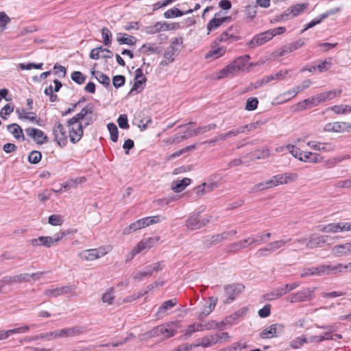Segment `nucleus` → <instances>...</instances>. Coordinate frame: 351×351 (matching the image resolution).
<instances>
[{
	"label": "nucleus",
	"instance_id": "f257e3e1",
	"mask_svg": "<svg viewBox=\"0 0 351 351\" xmlns=\"http://www.w3.org/2000/svg\"><path fill=\"white\" fill-rule=\"evenodd\" d=\"M176 332L174 329L173 324H163L154 327L149 331L147 332L145 335L149 337H163L165 339L173 337Z\"/></svg>",
	"mask_w": 351,
	"mask_h": 351
},
{
	"label": "nucleus",
	"instance_id": "f03ea898",
	"mask_svg": "<svg viewBox=\"0 0 351 351\" xmlns=\"http://www.w3.org/2000/svg\"><path fill=\"white\" fill-rule=\"evenodd\" d=\"M210 216L208 218L203 219L201 216V212L193 213L186 220V227L191 230H198L204 227L210 222Z\"/></svg>",
	"mask_w": 351,
	"mask_h": 351
},
{
	"label": "nucleus",
	"instance_id": "7ed1b4c3",
	"mask_svg": "<svg viewBox=\"0 0 351 351\" xmlns=\"http://www.w3.org/2000/svg\"><path fill=\"white\" fill-rule=\"evenodd\" d=\"M244 289V285L241 283H232L225 285L223 290L226 298L223 301V303L229 304L234 301L236 298L243 291Z\"/></svg>",
	"mask_w": 351,
	"mask_h": 351
},
{
	"label": "nucleus",
	"instance_id": "20e7f679",
	"mask_svg": "<svg viewBox=\"0 0 351 351\" xmlns=\"http://www.w3.org/2000/svg\"><path fill=\"white\" fill-rule=\"evenodd\" d=\"M52 131L54 140L58 145L62 147H65L68 142V136L64 125L60 121H57L54 123Z\"/></svg>",
	"mask_w": 351,
	"mask_h": 351
},
{
	"label": "nucleus",
	"instance_id": "39448f33",
	"mask_svg": "<svg viewBox=\"0 0 351 351\" xmlns=\"http://www.w3.org/2000/svg\"><path fill=\"white\" fill-rule=\"evenodd\" d=\"M66 125L69 127V136L70 141L73 144L78 143L84 134L82 123L77 122L69 125L67 121Z\"/></svg>",
	"mask_w": 351,
	"mask_h": 351
},
{
	"label": "nucleus",
	"instance_id": "423d86ee",
	"mask_svg": "<svg viewBox=\"0 0 351 351\" xmlns=\"http://www.w3.org/2000/svg\"><path fill=\"white\" fill-rule=\"evenodd\" d=\"M25 132L38 145H43L49 141L48 136L40 129L29 127L25 129Z\"/></svg>",
	"mask_w": 351,
	"mask_h": 351
},
{
	"label": "nucleus",
	"instance_id": "0eeeda50",
	"mask_svg": "<svg viewBox=\"0 0 351 351\" xmlns=\"http://www.w3.org/2000/svg\"><path fill=\"white\" fill-rule=\"evenodd\" d=\"M319 230L326 233H336L342 231H349L351 230V223L343 222L328 223L321 226Z\"/></svg>",
	"mask_w": 351,
	"mask_h": 351
},
{
	"label": "nucleus",
	"instance_id": "6e6552de",
	"mask_svg": "<svg viewBox=\"0 0 351 351\" xmlns=\"http://www.w3.org/2000/svg\"><path fill=\"white\" fill-rule=\"evenodd\" d=\"M304 45L302 39H299L293 43L283 45L279 49L273 53L275 58L285 56L288 53L293 52Z\"/></svg>",
	"mask_w": 351,
	"mask_h": 351
},
{
	"label": "nucleus",
	"instance_id": "1a4fd4ad",
	"mask_svg": "<svg viewBox=\"0 0 351 351\" xmlns=\"http://www.w3.org/2000/svg\"><path fill=\"white\" fill-rule=\"evenodd\" d=\"M315 289V288H313L311 290L310 289H302L296 293L291 295L288 298V300L291 303L310 301L312 299Z\"/></svg>",
	"mask_w": 351,
	"mask_h": 351
},
{
	"label": "nucleus",
	"instance_id": "9d476101",
	"mask_svg": "<svg viewBox=\"0 0 351 351\" xmlns=\"http://www.w3.org/2000/svg\"><path fill=\"white\" fill-rule=\"evenodd\" d=\"M270 33L268 30L261 34L255 35L252 40L246 43V45L251 49H254L258 46H261L270 40H271Z\"/></svg>",
	"mask_w": 351,
	"mask_h": 351
},
{
	"label": "nucleus",
	"instance_id": "9b49d317",
	"mask_svg": "<svg viewBox=\"0 0 351 351\" xmlns=\"http://www.w3.org/2000/svg\"><path fill=\"white\" fill-rule=\"evenodd\" d=\"M93 108L94 106L92 104H86L79 113L68 120V124L70 125L73 123L82 122L84 118L89 117L93 112Z\"/></svg>",
	"mask_w": 351,
	"mask_h": 351
},
{
	"label": "nucleus",
	"instance_id": "f8f14e48",
	"mask_svg": "<svg viewBox=\"0 0 351 351\" xmlns=\"http://www.w3.org/2000/svg\"><path fill=\"white\" fill-rule=\"evenodd\" d=\"M329 239L328 235L311 234L306 243V247L308 249L322 247L324 243H328Z\"/></svg>",
	"mask_w": 351,
	"mask_h": 351
},
{
	"label": "nucleus",
	"instance_id": "ddd939ff",
	"mask_svg": "<svg viewBox=\"0 0 351 351\" xmlns=\"http://www.w3.org/2000/svg\"><path fill=\"white\" fill-rule=\"evenodd\" d=\"M1 279L2 283L5 285V286L12 285L16 283L29 282V274H21L13 276H6L3 277Z\"/></svg>",
	"mask_w": 351,
	"mask_h": 351
},
{
	"label": "nucleus",
	"instance_id": "4468645a",
	"mask_svg": "<svg viewBox=\"0 0 351 351\" xmlns=\"http://www.w3.org/2000/svg\"><path fill=\"white\" fill-rule=\"evenodd\" d=\"M298 176L296 173L278 174L273 176L269 180L272 187L280 184H287L289 180H295Z\"/></svg>",
	"mask_w": 351,
	"mask_h": 351
},
{
	"label": "nucleus",
	"instance_id": "2eb2a0df",
	"mask_svg": "<svg viewBox=\"0 0 351 351\" xmlns=\"http://www.w3.org/2000/svg\"><path fill=\"white\" fill-rule=\"evenodd\" d=\"M57 330L58 338L72 337L83 333L84 328L82 326H75L73 328H66Z\"/></svg>",
	"mask_w": 351,
	"mask_h": 351
},
{
	"label": "nucleus",
	"instance_id": "dca6fc26",
	"mask_svg": "<svg viewBox=\"0 0 351 351\" xmlns=\"http://www.w3.org/2000/svg\"><path fill=\"white\" fill-rule=\"evenodd\" d=\"M240 39V36H236L232 33H230L228 31L223 32L220 34L213 42V47L219 46L221 43L237 41Z\"/></svg>",
	"mask_w": 351,
	"mask_h": 351
},
{
	"label": "nucleus",
	"instance_id": "f3484780",
	"mask_svg": "<svg viewBox=\"0 0 351 351\" xmlns=\"http://www.w3.org/2000/svg\"><path fill=\"white\" fill-rule=\"evenodd\" d=\"M281 331L283 330V326L282 324H271L269 327L265 328L261 333L260 337L262 339H269L276 336L278 329Z\"/></svg>",
	"mask_w": 351,
	"mask_h": 351
},
{
	"label": "nucleus",
	"instance_id": "a211bd4d",
	"mask_svg": "<svg viewBox=\"0 0 351 351\" xmlns=\"http://www.w3.org/2000/svg\"><path fill=\"white\" fill-rule=\"evenodd\" d=\"M342 93L341 88H337L332 90H328L326 92L321 93L317 94V98L319 101V104L322 102H325L327 101H330L335 97L339 96Z\"/></svg>",
	"mask_w": 351,
	"mask_h": 351
},
{
	"label": "nucleus",
	"instance_id": "6ab92c4d",
	"mask_svg": "<svg viewBox=\"0 0 351 351\" xmlns=\"http://www.w3.org/2000/svg\"><path fill=\"white\" fill-rule=\"evenodd\" d=\"M219 342L218 335H213L204 337L198 339V343L194 345L195 347L202 346L203 348H208L215 345Z\"/></svg>",
	"mask_w": 351,
	"mask_h": 351
},
{
	"label": "nucleus",
	"instance_id": "aec40b11",
	"mask_svg": "<svg viewBox=\"0 0 351 351\" xmlns=\"http://www.w3.org/2000/svg\"><path fill=\"white\" fill-rule=\"evenodd\" d=\"M30 243L34 247L43 245L46 247H50L54 244L53 237L49 236H40L36 239H32L30 240Z\"/></svg>",
	"mask_w": 351,
	"mask_h": 351
},
{
	"label": "nucleus",
	"instance_id": "412c9836",
	"mask_svg": "<svg viewBox=\"0 0 351 351\" xmlns=\"http://www.w3.org/2000/svg\"><path fill=\"white\" fill-rule=\"evenodd\" d=\"M217 302V298L211 297L209 298V303L205 305L202 308V311L198 315L197 317L199 319L202 320L204 317L208 316L215 308Z\"/></svg>",
	"mask_w": 351,
	"mask_h": 351
},
{
	"label": "nucleus",
	"instance_id": "4be33fe9",
	"mask_svg": "<svg viewBox=\"0 0 351 351\" xmlns=\"http://www.w3.org/2000/svg\"><path fill=\"white\" fill-rule=\"evenodd\" d=\"M230 19V16H224L223 18L214 17L207 24L206 28L208 29V34H209L210 32L219 27L223 23L229 22Z\"/></svg>",
	"mask_w": 351,
	"mask_h": 351
},
{
	"label": "nucleus",
	"instance_id": "5701e85b",
	"mask_svg": "<svg viewBox=\"0 0 351 351\" xmlns=\"http://www.w3.org/2000/svg\"><path fill=\"white\" fill-rule=\"evenodd\" d=\"M177 49L174 46L170 45L165 50L163 56V60L161 61L160 64L162 66H167L174 60V56Z\"/></svg>",
	"mask_w": 351,
	"mask_h": 351
},
{
	"label": "nucleus",
	"instance_id": "b1692460",
	"mask_svg": "<svg viewBox=\"0 0 351 351\" xmlns=\"http://www.w3.org/2000/svg\"><path fill=\"white\" fill-rule=\"evenodd\" d=\"M327 269L329 275L337 274L339 273L346 272L348 269L351 271V263L346 265L338 263L337 265H327Z\"/></svg>",
	"mask_w": 351,
	"mask_h": 351
},
{
	"label": "nucleus",
	"instance_id": "393cba45",
	"mask_svg": "<svg viewBox=\"0 0 351 351\" xmlns=\"http://www.w3.org/2000/svg\"><path fill=\"white\" fill-rule=\"evenodd\" d=\"M332 254L336 256H344L351 253V243L337 245L332 248Z\"/></svg>",
	"mask_w": 351,
	"mask_h": 351
},
{
	"label": "nucleus",
	"instance_id": "a878e982",
	"mask_svg": "<svg viewBox=\"0 0 351 351\" xmlns=\"http://www.w3.org/2000/svg\"><path fill=\"white\" fill-rule=\"evenodd\" d=\"M117 40L119 45H134L136 43V37L125 33H118Z\"/></svg>",
	"mask_w": 351,
	"mask_h": 351
},
{
	"label": "nucleus",
	"instance_id": "bb28decb",
	"mask_svg": "<svg viewBox=\"0 0 351 351\" xmlns=\"http://www.w3.org/2000/svg\"><path fill=\"white\" fill-rule=\"evenodd\" d=\"M8 130L16 139L25 141V136L23 129L17 123H12L7 126Z\"/></svg>",
	"mask_w": 351,
	"mask_h": 351
},
{
	"label": "nucleus",
	"instance_id": "cd10ccee",
	"mask_svg": "<svg viewBox=\"0 0 351 351\" xmlns=\"http://www.w3.org/2000/svg\"><path fill=\"white\" fill-rule=\"evenodd\" d=\"M92 76H94L97 81L103 84L106 88L108 87L110 84V77L99 71H95L94 69L91 71Z\"/></svg>",
	"mask_w": 351,
	"mask_h": 351
},
{
	"label": "nucleus",
	"instance_id": "c85d7f7f",
	"mask_svg": "<svg viewBox=\"0 0 351 351\" xmlns=\"http://www.w3.org/2000/svg\"><path fill=\"white\" fill-rule=\"evenodd\" d=\"M300 90L298 89V86H295L291 90H289L282 94H280L277 99L280 100V102H285L289 101L291 99L295 97L299 93Z\"/></svg>",
	"mask_w": 351,
	"mask_h": 351
},
{
	"label": "nucleus",
	"instance_id": "c756f323",
	"mask_svg": "<svg viewBox=\"0 0 351 351\" xmlns=\"http://www.w3.org/2000/svg\"><path fill=\"white\" fill-rule=\"evenodd\" d=\"M80 255L82 258L86 261H93L101 256L97 249L84 250Z\"/></svg>",
	"mask_w": 351,
	"mask_h": 351
},
{
	"label": "nucleus",
	"instance_id": "7c9ffc66",
	"mask_svg": "<svg viewBox=\"0 0 351 351\" xmlns=\"http://www.w3.org/2000/svg\"><path fill=\"white\" fill-rule=\"evenodd\" d=\"M191 12H193V10L192 9H190V10L186 11L185 12H184L183 11H181L180 10H179L177 8H173L171 9H169V10H167L164 13V16L166 19H171V18H173V17L181 16H183L185 14H189V13H191Z\"/></svg>",
	"mask_w": 351,
	"mask_h": 351
},
{
	"label": "nucleus",
	"instance_id": "2f4dec72",
	"mask_svg": "<svg viewBox=\"0 0 351 351\" xmlns=\"http://www.w3.org/2000/svg\"><path fill=\"white\" fill-rule=\"evenodd\" d=\"M212 49L206 53L205 56L206 58H209L210 57H214L215 58H219L225 54L226 51V49L224 47H213V45L212 44Z\"/></svg>",
	"mask_w": 351,
	"mask_h": 351
},
{
	"label": "nucleus",
	"instance_id": "473e14b6",
	"mask_svg": "<svg viewBox=\"0 0 351 351\" xmlns=\"http://www.w3.org/2000/svg\"><path fill=\"white\" fill-rule=\"evenodd\" d=\"M237 232V230H232L223 232L221 234H214L213 235V241H214L217 244L223 241L228 240L230 237L235 235Z\"/></svg>",
	"mask_w": 351,
	"mask_h": 351
},
{
	"label": "nucleus",
	"instance_id": "72a5a7b5",
	"mask_svg": "<svg viewBox=\"0 0 351 351\" xmlns=\"http://www.w3.org/2000/svg\"><path fill=\"white\" fill-rule=\"evenodd\" d=\"M177 299L173 298L164 302L162 305L158 308L156 314L160 315L166 313L168 310L172 308L177 304Z\"/></svg>",
	"mask_w": 351,
	"mask_h": 351
},
{
	"label": "nucleus",
	"instance_id": "f704fd0d",
	"mask_svg": "<svg viewBox=\"0 0 351 351\" xmlns=\"http://www.w3.org/2000/svg\"><path fill=\"white\" fill-rule=\"evenodd\" d=\"M191 180L190 178H185L181 180L176 181L171 188L177 193L182 191L187 186L191 184Z\"/></svg>",
	"mask_w": 351,
	"mask_h": 351
},
{
	"label": "nucleus",
	"instance_id": "c9c22d12",
	"mask_svg": "<svg viewBox=\"0 0 351 351\" xmlns=\"http://www.w3.org/2000/svg\"><path fill=\"white\" fill-rule=\"evenodd\" d=\"M143 222L141 221V219H138L135 222L131 223L129 226L125 228L123 230V233L124 234H129L133 232L136 231L137 230H140L143 228Z\"/></svg>",
	"mask_w": 351,
	"mask_h": 351
},
{
	"label": "nucleus",
	"instance_id": "e433bc0d",
	"mask_svg": "<svg viewBox=\"0 0 351 351\" xmlns=\"http://www.w3.org/2000/svg\"><path fill=\"white\" fill-rule=\"evenodd\" d=\"M282 295H284V293L282 292V290L280 287H278L272 290L271 291L263 295V298L265 300H274L276 298H280Z\"/></svg>",
	"mask_w": 351,
	"mask_h": 351
},
{
	"label": "nucleus",
	"instance_id": "4c0bfd02",
	"mask_svg": "<svg viewBox=\"0 0 351 351\" xmlns=\"http://www.w3.org/2000/svg\"><path fill=\"white\" fill-rule=\"evenodd\" d=\"M308 6L307 3H297L294 5L290 6L291 12L293 16H297L301 14Z\"/></svg>",
	"mask_w": 351,
	"mask_h": 351
},
{
	"label": "nucleus",
	"instance_id": "58836bf2",
	"mask_svg": "<svg viewBox=\"0 0 351 351\" xmlns=\"http://www.w3.org/2000/svg\"><path fill=\"white\" fill-rule=\"evenodd\" d=\"M138 51L141 53L151 52L152 53H160L161 49L154 46V44L145 43L141 46Z\"/></svg>",
	"mask_w": 351,
	"mask_h": 351
},
{
	"label": "nucleus",
	"instance_id": "ea45409f",
	"mask_svg": "<svg viewBox=\"0 0 351 351\" xmlns=\"http://www.w3.org/2000/svg\"><path fill=\"white\" fill-rule=\"evenodd\" d=\"M249 59L250 56L245 55L237 58L233 61V62L236 65L235 66L237 68V69L241 71L244 69Z\"/></svg>",
	"mask_w": 351,
	"mask_h": 351
},
{
	"label": "nucleus",
	"instance_id": "a19ab883",
	"mask_svg": "<svg viewBox=\"0 0 351 351\" xmlns=\"http://www.w3.org/2000/svg\"><path fill=\"white\" fill-rule=\"evenodd\" d=\"M291 241V238H289L287 240L280 239V240H276V241H272V242L269 243L268 245H269L271 252H274L275 251H276L279 248L283 247L287 243H288Z\"/></svg>",
	"mask_w": 351,
	"mask_h": 351
},
{
	"label": "nucleus",
	"instance_id": "79ce46f5",
	"mask_svg": "<svg viewBox=\"0 0 351 351\" xmlns=\"http://www.w3.org/2000/svg\"><path fill=\"white\" fill-rule=\"evenodd\" d=\"M101 35L104 45L108 47L110 46L112 36L111 32L106 27H104L101 28Z\"/></svg>",
	"mask_w": 351,
	"mask_h": 351
},
{
	"label": "nucleus",
	"instance_id": "37998d69",
	"mask_svg": "<svg viewBox=\"0 0 351 351\" xmlns=\"http://www.w3.org/2000/svg\"><path fill=\"white\" fill-rule=\"evenodd\" d=\"M107 128L110 134L111 141L112 142H117L119 136V131L117 125L113 123H109L107 125Z\"/></svg>",
	"mask_w": 351,
	"mask_h": 351
},
{
	"label": "nucleus",
	"instance_id": "c03bdc74",
	"mask_svg": "<svg viewBox=\"0 0 351 351\" xmlns=\"http://www.w3.org/2000/svg\"><path fill=\"white\" fill-rule=\"evenodd\" d=\"M331 109L337 114L351 112V106L348 105H335L332 106Z\"/></svg>",
	"mask_w": 351,
	"mask_h": 351
},
{
	"label": "nucleus",
	"instance_id": "a18cd8bd",
	"mask_svg": "<svg viewBox=\"0 0 351 351\" xmlns=\"http://www.w3.org/2000/svg\"><path fill=\"white\" fill-rule=\"evenodd\" d=\"M243 249H244L243 245H242L241 241H239L228 245L226 248V250L228 253L234 254Z\"/></svg>",
	"mask_w": 351,
	"mask_h": 351
},
{
	"label": "nucleus",
	"instance_id": "49530a36",
	"mask_svg": "<svg viewBox=\"0 0 351 351\" xmlns=\"http://www.w3.org/2000/svg\"><path fill=\"white\" fill-rule=\"evenodd\" d=\"M288 73V71H280L274 74H271L270 75L265 76L266 77V82L267 83L273 81V80H278L280 79H284L285 77V75Z\"/></svg>",
	"mask_w": 351,
	"mask_h": 351
},
{
	"label": "nucleus",
	"instance_id": "de8ad7c7",
	"mask_svg": "<svg viewBox=\"0 0 351 351\" xmlns=\"http://www.w3.org/2000/svg\"><path fill=\"white\" fill-rule=\"evenodd\" d=\"M258 100L256 97H250L247 99L245 109L248 111H252L257 108Z\"/></svg>",
	"mask_w": 351,
	"mask_h": 351
},
{
	"label": "nucleus",
	"instance_id": "09e8293b",
	"mask_svg": "<svg viewBox=\"0 0 351 351\" xmlns=\"http://www.w3.org/2000/svg\"><path fill=\"white\" fill-rule=\"evenodd\" d=\"M42 158V154L39 151L34 150L28 156V161L32 164H38Z\"/></svg>",
	"mask_w": 351,
	"mask_h": 351
},
{
	"label": "nucleus",
	"instance_id": "8fccbe9b",
	"mask_svg": "<svg viewBox=\"0 0 351 351\" xmlns=\"http://www.w3.org/2000/svg\"><path fill=\"white\" fill-rule=\"evenodd\" d=\"M308 342V340L306 337H297L293 340H291L289 343V346L292 348H294V349H298L300 348L301 346H302V345L304 343H306Z\"/></svg>",
	"mask_w": 351,
	"mask_h": 351
},
{
	"label": "nucleus",
	"instance_id": "3c124183",
	"mask_svg": "<svg viewBox=\"0 0 351 351\" xmlns=\"http://www.w3.org/2000/svg\"><path fill=\"white\" fill-rule=\"evenodd\" d=\"M141 219V221H144L143 224V228H145L146 226L160 222V217L158 215H156V216H153V217H147L145 218H142Z\"/></svg>",
	"mask_w": 351,
	"mask_h": 351
},
{
	"label": "nucleus",
	"instance_id": "603ef678",
	"mask_svg": "<svg viewBox=\"0 0 351 351\" xmlns=\"http://www.w3.org/2000/svg\"><path fill=\"white\" fill-rule=\"evenodd\" d=\"M114 299V295L113 293V288L108 289L107 291L102 295V302L104 303H108V304H112Z\"/></svg>",
	"mask_w": 351,
	"mask_h": 351
},
{
	"label": "nucleus",
	"instance_id": "864d4df0",
	"mask_svg": "<svg viewBox=\"0 0 351 351\" xmlns=\"http://www.w3.org/2000/svg\"><path fill=\"white\" fill-rule=\"evenodd\" d=\"M43 63H42V62L38 63V64H35V63H32V62H29L27 64L20 63L19 64V68H20L22 70H31L32 69H41L43 68Z\"/></svg>",
	"mask_w": 351,
	"mask_h": 351
},
{
	"label": "nucleus",
	"instance_id": "5fc2aeb1",
	"mask_svg": "<svg viewBox=\"0 0 351 351\" xmlns=\"http://www.w3.org/2000/svg\"><path fill=\"white\" fill-rule=\"evenodd\" d=\"M63 221L64 219L60 215H51L48 218V222L51 226H60Z\"/></svg>",
	"mask_w": 351,
	"mask_h": 351
},
{
	"label": "nucleus",
	"instance_id": "6e6d98bb",
	"mask_svg": "<svg viewBox=\"0 0 351 351\" xmlns=\"http://www.w3.org/2000/svg\"><path fill=\"white\" fill-rule=\"evenodd\" d=\"M152 274L151 269H149V265H147V267H145V268L143 270L138 271L135 274L134 278V279L140 281V280H142L145 277L151 276Z\"/></svg>",
	"mask_w": 351,
	"mask_h": 351
},
{
	"label": "nucleus",
	"instance_id": "4d7b16f0",
	"mask_svg": "<svg viewBox=\"0 0 351 351\" xmlns=\"http://www.w3.org/2000/svg\"><path fill=\"white\" fill-rule=\"evenodd\" d=\"M10 21V18L5 14V12H0V32L6 29V26Z\"/></svg>",
	"mask_w": 351,
	"mask_h": 351
},
{
	"label": "nucleus",
	"instance_id": "13d9d810",
	"mask_svg": "<svg viewBox=\"0 0 351 351\" xmlns=\"http://www.w3.org/2000/svg\"><path fill=\"white\" fill-rule=\"evenodd\" d=\"M125 82V77L122 75H117L112 77V84L115 88L123 86Z\"/></svg>",
	"mask_w": 351,
	"mask_h": 351
},
{
	"label": "nucleus",
	"instance_id": "bf43d9fd",
	"mask_svg": "<svg viewBox=\"0 0 351 351\" xmlns=\"http://www.w3.org/2000/svg\"><path fill=\"white\" fill-rule=\"evenodd\" d=\"M73 81L77 84H82L86 80V76L84 75L80 71H74L71 73V76Z\"/></svg>",
	"mask_w": 351,
	"mask_h": 351
},
{
	"label": "nucleus",
	"instance_id": "052dcab7",
	"mask_svg": "<svg viewBox=\"0 0 351 351\" xmlns=\"http://www.w3.org/2000/svg\"><path fill=\"white\" fill-rule=\"evenodd\" d=\"M195 148H196V144H193V145H189V146H186V147L180 149L179 151L173 153L170 156V158H175L178 157V156H181L182 154H184V153H186L187 152H190V151L194 150Z\"/></svg>",
	"mask_w": 351,
	"mask_h": 351
},
{
	"label": "nucleus",
	"instance_id": "680f3d73",
	"mask_svg": "<svg viewBox=\"0 0 351 351\" xmlns=\"http://www.w3.org/2000/svg\"><path fill=\"white\" fill-rule=\"evenodd\" d=\"M337 125V132H350L351 123L347 122H336Z\"/></svg>",
	"mask_w": 351,
	"mask_h": 351
},
{
	"label": "nucleus",
	"instance_id": "e2e57ef3",
	"mask_svg": "<svg viewBox=\"0 0 351 351\" xmlns=\"http://www.w3.org/2000/svg\"><path fill=\"white\" fill-rule=\"evenodd\" d=\"M147 245L145 242V239L142 240L137 244V245L131 252V254H132L131 258H133V257L135 256V254L141 252V251H143V250L147 249Z\"/></svg>",
	"mask_w": 351,
	"mask_h": 351
},
{
	"label": "nucleus",
	"instance_id": "0e129e2a",
	"mask_svg": "<svg viewBox=\"0 0 351 351\" xmlns=\"http://www.w3.org/2000/svg\"><path fill=\"white\" fill-rule=\"evenodd\" d=\"M38 338L39 339H45L47 341L58 339V330L40 334L38 335Z\"/></svg>",
	"mask_w": 351,
	"mask_h": 351
},
{
	"label": "nucleus",
	"instance_id": "69168bd1",
	"mask_svg": "<svg viewBox=\"0 0 351 351\" xmlns=\"http://www.w3.org/2000/svg\"><path fill=\"white\" fill-rule=\"evenodd\" d=\"M14 111V106H10V104H7L5 106H4L1 111H0V117L3 119L6 120L7 115L10 114Z\"/></svg>",
	"mask_w": 351,
	"mask_h": 351
},
{
	"label": "nucleus",
	"instance_id": "338daca9",
	"mask_svg": "<svg viewBox=\"0 0 351 351\" xmlns=\"http://www.w3.org/2000/svg\"><path fill=\"white\" fill-rule=\"evenodd\" d=\"M308 276H318L317 267L304 268L301 274V277L305 278Z\"/></svg>",
	"mask_w": 351,
	"mask_h": 351
},
{
	"label": "nucleus",
	"instance_id": "774afa93",
	"mask_svg": "<svg viewBox=\"0 0 351 351\" xmlns=\"http://www.w3.org/2000/svg\"><path fill=\"white\" fill-rule=\"evenodd\" d=\"M117 123L120 128L121 129H128L130 125L128 124V117L126 114H121L118 119Z\"/></svg>",
	"mask_w": 351,
	"mask_h": 351
}]
</instances>
